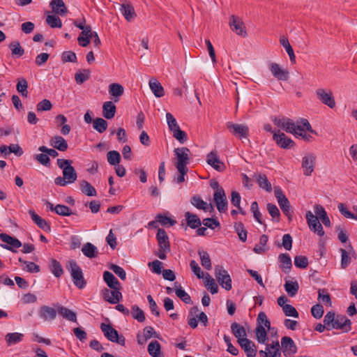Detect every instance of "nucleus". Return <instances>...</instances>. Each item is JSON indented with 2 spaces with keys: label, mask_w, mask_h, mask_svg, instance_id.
<instances>
[{
  "label": "nucleus",
  "mask_w": 357,
  "mask_h": 357,
  "mask_svg": "<svg viewBox=\"0 0 357 357\" xmlns=\"http://www.w3.org/2000/svg\"><path fill=\"white\" fill-rule=\"evenodd\" d=\"M257 320V325L255 328L256 339L259 343L266 344L268 339L266 328L268 330H275V328L271 327V322L264 312L259 313Z\"/></svg>",
  "instance_id": "f257e3e1"
},
{
  "label": "nucleus",
  "mask_w": 357,
  "mask_h": 357,
  "mask_svg": "<svg viewBox=\"0 0 357 357\" xmlns=\"http://www.w3.org/2000/svg\"><path fill=\"white\" fill-rule=\"evenodd\" d=\"M66 267L70 273L74 284L79 289H84L86 287V282L84 278L82 270L76 261H69Z\"/></svg>",
  "instance_id": "f03ea898"
},
{
  "label": "nucleus",
  "mask_w": 357,
  "mask_h": 357,
  "mask_svg": "<svg viewBox=\"0 0 357 357\" xmlns=\"http://www.w3.org/2000/svg\"><path fill=\"white\" fill-rule=\"evenodd\" d=\"M72 163V160L67 159L59 158L56 160L58 167L63 170V176L70 184L75 183L77 178V172Z\"/></svg>",
  "instance_id": "7ed1b4c3"
},
{
  "label": "nucleus",
  "mask_w": 357,
  "mask_h": 357,
  "mask_svg": "<svg viewBox=\"0 0 357 357\" xmlns=\"http://www.w3.org/2000/svg\"><path fill=\"white\" fill-rule=\"evenodd\" d=\"M104 336L110 342L124 346L126 339L123 335H119L118 331L109 324L102 323L100 326Z\"/></svg>",
  "instance_id": "20e7f679"
},
{
  "label": "nucleus",
  "mask_w": 357,
  "mask_h": 357,
  "mask_svg": "<svg viewBox=\"0 0 357 357\" xmlns=\"http://www.w3.org/2000/svg\"><path fill=\"white\" fill-rule=\"evenodd\" d=\"M226 126L229 131L237 139H246L250 142L248 139L250 129L247 125L227 122Z\"/></svg>",
  "instance_id": "39448f33"
},
{
  "label": "nucleus",
  "mask_w": 357,
  "mask_h": 357,
  "mask_svg": "<svg viewBox=\"0 0 357 357\" xmlns=\"http://www.w3.org/2000/svg\"><path fill=\"white\" fill-rule=\"evenodd\" d=\"M274 193L282 211L287 216L289 220L291 221L292 219V212L291 211V205L289 199L279 187H275Z\"/></svg>",
  "instance_id": "423d86ee"
},
{
  "label": "nucleus",
  "mask_w": 357,
  "mask_h": 357,
  "mask_svg": "<svg viewBox=\"0 0 357 357\" xmlns=\"http://www.w3.org/2000/svg\"><path fill=\"white\" fill-rule=\"evenodd\" d=\"M215 276L219 284L225 289L229 291L232 288L231 279L228 273L222 266L217 265L215 266Z\"/></svg>",
  "instance_id": "0eeeda50"
},
{
  "label": "nucleus",
  "mask_w": 357,
  "mask_h": 357,
  "mask_svg": "<svg viewBox=\"0 0 357 357\" xmlns=\"http://www.w3.org/2000/svg\"><path fill=\"white\" fill-rule=\"evenodd\" d=\"M174 153L176 159V169H188L187 165L190 161V149L187 147L176 148Z\"/></svg>",
  "instance_id": "6e6552de"
},
{
  "label": "nucleus",
  "mask_w": 357,
  "mask_h": 357,
  "mask_svg": "<svg viewBox=\"0 0 357 357\" xmlns=\"http://www.w3.org/2000/svg\"><path fill=\"white\" fill-rule=\"evenodd\" d=\"M273 122L274 124L280 128L285 130L287 132L293 134L294 136L297 137V131H296V125L292 119L282 117V118H276L275 117L273 119Z\"/></svg>",
  "instance_id": "1a4fd4ad"
},
{
  "label": "nucleus",
  "mask_w": 357,
  "mask_h": 357,
  "mask_svg": "<svg viewBox=\"0 0 357 357\" xmlns=\"http://www.w3.org/2000/svg\"><path fill=\"white\" fill-rule=\"evenodd\" d=\"M316 162V155L312 153H307L302 158L301 167L303 174L309 176L314 171Z\"/></svg>",
  "instance_id": "9d476101"
},
{
  "label": "nucleus",
  "mask_w": 357,
  "mask_h": 357,
  "mask_svg": "<svg viewBox=\"0 0 357 357\" xmlns=\"http://www.w3.org/2000/svg\"><path fill=\"white\" fill-rule=\"evenodd\" d=\"M305 218L310 230L317 232L320 236L324 235V231L317 215H314L311 211H308L306 213Z\"/></svg>",
  "instance_id": "9b49d317"
},
{
  "label": "nucleus",
  "mask_w": 357,
  "mask_h": 357,
  "mask_svg": "<svg viewBox=\"0 0 357 357\" xmlns=\"http://www.w3.org/2000/svg\"><path fill=\"white\" fill-rule=\"evenodd\" d=\"M206 162L218 172H222L226 169L225 163L220 160L216 151H212L207 154Z\"/></svg>",
  "instance_id": "f8f14e48"
},
{
  "label": "nucleus",
  "mask_w": 357,
  "mask_h": 357,
  "mask_svg": "<svg viewBox=\"0 0 357 357\" xmlns=\"http://www.w3.org/2000/svg\"><path fill=\"white\" fill-rule=\"evenodd\" d=\"M213 200L217 209L220 213H225L227 210V199L224 189H219L213 194Z\"/></svg>",
  "instance_id": "ddd939ff"
},
{
  "label": "nucleus",
  "mask_w": 357,
  "mask_h": 357,
  "mask_svg": "<svg viewBox=\"0 0 357 357\" xmlns=\"http://www.w3.org/2000/svg\"><path fill=\"white\" fill-rule=\"evenodd\" d=\"M281 349L285 357H291L297 352V346L294 340L287 336L281 339Z\"/></svg>",
  "instance_id": "4468645a"
},
{
  "label": "nucleus",
  "mask_w": 357,
  "mask_h": 357,
  "mask_svg": "<svg viewBox=\"0 0 357 357\" xmlns=\"http://www.w3.org/2000/svg\"><path fill=\"white\" fill-rule=\"evenodd\" d=\"M332 328L342 330L343 332L347 333L351 329V321L344 315H335L334 324H333Z\"/></svg>",
  "instance_id": "2eb2a0df"
},
{
  "label": "nucleus",
  "mask_w": 357,
  "mask_h": 357,
  "mask_svg": "<svg viewBox=\"0 0 357 357\" xmlns=\"http://www.w3.org/2000/svg\"><path fill=\"white\" fill-rule=\"evenodd\" d=\"M259 354L261 357H280L279 342L277 340L271 344H266V350H260Z\"/></svg>",
  "instance_id": "dca6fc26"
},
{
  "label": "nucleus",
  "mask_w": 357,
  "mask_h": 357,
  "mask_svg": "<svg viewBox=\"0 0 357 357\" xmlns=\"http://www.w3.org/2000/svg\"><path fill=\"white\" fill-rule=\"evenodd\" d=\"M121 289H105L102 290L103 298L111 304H116L122 298Z\"/></svg>",
  "instance_id": "f3484780"
},
{
  "label": "nucleus",
  "mask_w": 357,
  "mask_h": 357,
  "mask_svg": "<svg viewBox=\"0 0 357 357\" xmlns=\"http://www.w3.org/2000/svg\"><path fill=\"white\" fill-rule=\"evenodd\" d=\"M269 69L272 75L278 80L287 81L289 78V71L282 68L277 63H271Z\"/></svg>",
  "instance_id": "a211bd4d"
},
{
  "label": "nucleus",
  "mask_w": 357,
  "mask_h": 357,
  "mask_svg": "<svg viewBox=\"0 0 357 357\" xmlns=\"http://www.w3.org/2000/svg\"><path fill=\"white\" fill-rule=\"evenodd\" d=\"M316 94L324 105L331 109L335 107V101L331 91L326 92L323 89H318L316 91Z\"/></svg>",
  "instance_id": "6ab92c4d"
},
{
  "label": "nucleus",
  "mask_w": 357,
  "mask_h": 357,
  "mask_svg": "<svg viewBox=\"0 0 357 357\" xmlns=\"http://www.w3.org/2000/svg\"><path fill=\"white\" fill-rule=\"evenodd\" d=\"M273 140L282 149H289L294 145V141L280 130L277 132H273Z\"/></svg>",
  "instance_id": "aec40b11"
},
{
  "label": "nucleus",
  "mask_w": 357,
  "mask_h": 357,
  "mask_svg": "<svg viewBox=\"0 0 357 357\" xmlns=\"http://www.w3.org/2000/svg\"><path fill=\"white\" fill-rule=\"evenodd\" d=\"M0 239L3 242L7 243V245H4L3 248L13 252H16L13 250L14 248H19L22 245V243L17 238H14L7 234H1Z\"/></svg>",
  "instance_id": "412c9836"
},
{
  "label": "nucleus",
  "mask_w": 357,
  "mask_h": 357,
  "mask_svg": "<svg viewBox=\"0 0 357 357\" xmlns=\"http://www.w3.org/2000/svg\"><path fill=\"white\" fill-rule=\"evenodd\" d=\"M229 26L231 29L237 35L243 37L247 35L243 22L234 15H232L230 18Z\"/></svg>",
  "instance_id": "4be33fe9"
},
{
  "label": "nucleus",
  "mask_w": 357,
  "mask_h": 357,
  "mask_svg": "<svg viewBox=\"0 0 357 357\" xmlns=\"http://www.w3.org/2000/svg\"><path fill=\"white\" fill-rule=\"evenodd\" d=\"M45 205L50 211L55 212L57 215L69 216L73 214L70 208L66 205L57 204L56 206H54V204L49 201L45 202Z\"/></svg>",
  "instance_id": "5701e85b"
},
{
  "label": "nucleus",
  "mask_w": 357,
  "mask_h": 357,
  "mask_svg": "<svg viewBox=\"0 0 357 357\" xmlns=\"http://www.w3.org/2000/svg\"><path fill=\"white\" fill-rule=\"evenodd\" d=\"M238 344L241 349H243L247 357H255L257 355V347L253 342L250 340L247 339L241 340Z\"/></svg>",
  "instance_id": "b1692460"
},
{
  "label": "nucleus",
  "mask_w": 357,
  "mask_h": 357,
  "mask_svg": "<svg viewBox=\"0 0 357 357\" xmlns=\"http://www.w3.org/2000/svg\"><path fill=\"white\" fill-rule=\"evenodd\" d=\"M38 315L44 321H52L56 317V310L50 306L43 305L38 310Z\"/></svg>",
  "instance_id": "393cba45"
},
{
  "label": "nucleus",
  "mask_w": 357,
  "mask_h": 357,
  "mask_svg": "<svg viewBox=\"0 0 357 357\" xmlns=\"http://www.w3.org/2000/svg\"><path fill=\"white\" fill-rule=\"evenodd\" d=\"M120 11L128 22H131L137 17L135 8L130 3L121 4Z\"/></svg>",
  "instance_id": "a878e982"
},
{
  "label": "nucleus",
  "mask_w": 357,
  "mask_h": 357,
  "mask_svg": "<svg viewBox=\"0 0 357 357\" xmlns=\"http://www.w3.org/2000/svg\"><path fill=\"white\" fill-rule=\"evenodd\" d=\"M156 238L160 248L164 251L170 250V245L167 232L163 229H158L156 234Z\"/></svg>",
  "instance_id": "bb28decb"
},
{
  "label": "nucleus",
  "mask_w": 357,
  "mask_h": 357,
  "mask_svg": "<svg viewBox=\"0 0 357 357\" xmlns=\"http://www.w3.org/2000/svg\"><path fill=\"white\" fill-rule=\"evenodd\" d=\"M50 144L53 148L60 151H66L68 148L66 140L60 135L52 137L50 140Z\"/></svg>",
  "instance_id": "cd10ccee"
},
{
  "label": "nucleus",
  "mask_w": 357,
  "mask_h": 357,
  "mask_svg": "<svg viewBox=\"0 0 357 357\" xmlns=\"http://www.w3.org/2000/svg\"><path fill=\"white\" fill-rule=\"evenodd\" d=\"M231 330L235 337L237 339L238 343L241 340H247V333L245 328L241 324L234 322L231 325Z\"/></svg>",
  "instance_id": "c85d7f7f"
},
{
  "label": "nucleus",
  "mask_w": 357,
  "mask_h": 357,
  "mask_svg": "<svg viewBox=\"0 0 357 357\" xmlns=\"http://www.w3.org/2000/svg\"><path fill=\"white\" fill-rule=\"evenodd\" d=\"M103 280L110 289H121V285L119 280L109 271L103 273Z\"/></svg>",
  "instance_id": "c756f323"
},
{
  "label": "nucleus",
  "mask_w": 357,
  "mask_h": 357,
  "mask_svg": "<svg viewBox=\"0 0 357 357\" xmlns=\"http://www.w3.org/2000/svg\"><path fill=\"white\" fill-rule=\"evenodd\" d=\"M116 107L112 101H106L102 105V115L107 119H111L116 114Z\"/></svg>",
  "instance_id": "7c9ffc66"
},
{
  "label": "nucleus",
  "mask_w": 357,
  "mask_h": 357,
  "mask_svg": "<svg viewBox=\"0 0 357 357\" xmlns=\"http://www.w3.org/2000/svg\"><path fill=\"white\" fill-rule=\"evenodd\" d=\"M29 213L31 217V219L38 227L45 231H50V226L45 219L42 218L40 216L36 214L34 211L30 210Z\"/></svg>",
  "instance_id": "2f4dec72"
},
{
  "label": "nucleus",
  "mask_w": 357,
  "mask_h": 357,
  "mask_svg": "<svg viewBox=\"0 0 357 357\" xmlns=\"http://www.w3.org/2000/svg\"><path fill=\"white\" fill-rule=\"evenodd\" d=\"M50 6L56 14L61 16L65 15L68 12L63 0H52L50 2Z\"/></svg>",
  "instance_id": "473e14b6"
},
{
  "label": "nucleus",
  "mask_w": 357,
  "mask_h": 357,
  "mask_svg": "<svg viewBox=\"0 0 357 357\" xmlns=\"http://www.w3.org/2000/svg\"><path fill=\"white\" fill-rule=\"evenodd\" d=\"M124 89L118 83H112L109 86V93L114 97V102H118L119 98L123 94Z\"/></svg>",
  "instance_id": "72a5a7b5"
},
{
  "label": "nucleus",
  "mask_w": 357,
  "mask_h": 357,
  "mask_svg": "<svg viewBox=\"0 0 357 357\" xmlns=\"http://www.w3.org/2000/svg\"><path fill=\"white\" fill-rule=\"evenodd\" d=\"M314 211L316 213V215L320 218L322 223L326 227H330L331 225V221L327 215V213L324 209V208L321 205H315L314 206Z\"/></svg>",
  "instance_id": "f704fd0d"
},
{
  "label": "nucleus",
  "mask_w": 357,
  "mask_h": 357,
  "mask_svg": "<svg viewBox=\"0 0 357 357\" xmlns=\"http://www.w3.org/2000/svg\"><path fill=\"white\" fill-rule=\"evenodd\" d=\"M149 86L155 96L160 98L165 95V91L162 86L156 79H150Z\"/></svg>",
  "instance_id": "c9c22d12"
},
{
  "label": "nucleus",
  "mask_w": 357,
  "mask_h": 357,
  "mask_svg": "<svg viewBox=\"0 0 357 357\" xmlns=\"http://www.w3.org/2000/svg\"><path fill=\"white\" fill-rule=\"evenodd\" d=\"M82 252L84 256L90 259L95 258L98 254L97 248L91 243H85L82 248Z\"/></svg>",
  "instance_id": "e433bc0d"
},
{
  "label": "nucleus",
  "mask_w": 357,
  "mask_h": 357,
  "mask_svg": "<svg viewBox=\"0 0 357 357\" xmlns=\"http://www.w3.org/2000/svg\"><path fill=\"white\" fill-rule=\"evenodd\" d=\"M185 217L188 226L192 229L198 228L202 224L199 218L197 215H195L189 211L185 212Z\"/></svg>",
  "instance_id": "4c0bfd02"
},
{
  "label": "nucleus",
  "mask_w": 357,
  "mask_h": 357,
  "mask_svg": "<svg viewBox=\"0 0 357 357\" xmlns=\"http://www.w3.org/2000/svg\"><path fill=\"white\" fill-rule=\"evenodd\" d=\"M58 313L64 319L73 321L76 322L77 321V315L76 313L74 312L73 310L63 307V306H59L58 307Z\"/></svg>",
  "instance_id": "58836bf2"
},
{
  "label": "nucleus",
  "mask_w": 357,
  "mask_h": 357,
  "mask_svg": "<svg viewBox=\"0 0 357 357\" xmlns=\"http://www.w3.org/2000/svg\"><path fill=\"white\" fill-rule=\"evenodd\" d=\"M279 261L281 264V268L282 271L287 273L290 271L291 268V259L289 255L287 253L280 254L278 257Z\"/></svg>",
  "instance_id": "ea45409f"
},
{
  "label": "nucleus",
  "mask_w": 357,
  "mask_h": 357,
  "mask_svg": "<svg viewBox=\"0 0 357 357\" xmlns=\"http://www.w3.org/2000/svg\"><path fill=\"white\" fill-rule=\"evenodd\" d=\"M191 204L198 209H202L205 211L209 210V208H213L212 205L208 204L206 202H204L202 198L198 195H195L191 198L190 200Z\"/></svg>",
  "instance_id": "a19ab883"
},
{
  "label": "nucleus",
  "mask_w": 357,
  "mask_h": 357,
  "mask_svg": "<svg viewBox=\"0 0 357 357\" xmlns=\"http://www.w3.org/2000/svg\"><path fill=\"white\" fill-rule=\"evenodd\" d=\"M80 190L82 192L87 196L93 197L97 195L95 188L86 181H81L79 183Z\"/></svg>",
  "instance_id": "79ce46f5"
},
{
  "label": "nucleus",
  "mask_w": 357,
  "mask_h": 357,
  "mask_svg": "<svg viewBox=\"0 0 357 357\" xmlns=\"http://www.w3.org/2000/svg\"><path fill=\"white\" fill-rule=\"evenodd\" d=\"M148 352L152 357H164L161 353V347L160 343L156 341H152L148 345Z\"/></svg>",
  "instance_id": "37998d69"
},
{
  "label": "nucleus",
  "mask_w": 357,
  "mask_h": 357,
  "mask_svg": "<svg viewBox=\"0 0 357 357\" xmlns=\"http://www.w3.org/2000/svg\"><path fill=\"white\" fill-rule=\"evenodd\" d=\"M305 130H307L313 134H317L316 131L312 129L311 125L307 119H301L300 120L297 121L296 131L298 132L305 133Z\"/></svg>",
  "instance_id": "c03bdc74"
},
{
  "label": "nucleus",
  "mask_w": 357,
  "mask_h": 357,
  "mask_svg": "<svg viewBox=\"0 0 357 357\" xmlns=\"http://www.w3.org/2000/svg\"><path fill=\"white\" fill-rule=\"evenodd\" d=\"M199 312V309L197 306L192 307L189 312L188 317V324L192 328L197 327V314Z\"/></svg>",
  "instance_id": "a18cd8bd"
},
{
  "label": "nucleus",
  "mask_w": 357,
  "mask_h": 357,
  "mask_svg": "<svg viewBox=\"0 0 357 357\" xmlns=\"http://www.w3.org/2000/svg\"><path fill=\"white\" fill-rule=\"evenodd\" d=\"M24 337V334L20 333H9L5 336V340L8 346L20 342Z\"/></svg>",
  "instance_id": "49530a36"
},
{
  "label": "nucleus",
  "mask_w": 357,
  "mask_h": 357,
  "mask_svg": "<svg viewBox=\"0 0 357 357\" xmlns=\"http://www.w3.org/2000/svg\"><path fill=\"white\" fill-rule=\"evenodd\" d=\"M280 44L283 46V47L285 49L287 53L288 54L289 56V59L291 62L295 63L296 62V56L294 54V50L292 47L291 46L288 39L286 37H282L280 39Z\"/></svg>",
  "instance_id": "de8ad7c7"
},
{
  "label": "nucleus",
  "mask_w": 357,
  "mask_h": 357,
  "mask_svg": "<svg viewBox=\"0 0 357 357\" xmlns=\"http://www.w3.org/2000/svg\"><path fill=\"white\" fill-rule=\"evenodd\" d=\"M202 266L206 270H211L212 265L208 253L203 250H198Z\"/></svg>",
  "instance_id": "09e8293b"
},
{
  "label": "nucleus",
  "mask_w": 357,
  "mask_h": 357,
  "mask_svg": "<svg viewBox=\"0 0 357 357\" xmlns=\"http://www.w3.org/2000/svg\"><path fill=\"white\" fill-rule=\"evenodd\" d=\"M284 287L287 294L291 297L294 296L299 289V285L296 281H286Z\"/></svg>",
  "instance_id": "8fccbe9b"
},
{
  "label": "nucleus",
  "mask_w": 357,
  "mask_h": 357,
  "mask_svg": "<svg viewBox=\"0 0 357 357\" xmlns=\"http://www.w3.org/2000/svg\"><path fill=\"white\" fill-rule=\"evenodd\" d=\"M257 181L259 186L266 190L267 192H271L272 186L271 183L268 181L265 174H259L257 176Z\"/></svg>",
  "instance_id": "3c124183"
},
{
  "label": "nucleus",
  "mask_w": 357,
  "mask_h": 357,
  "mask_svg": "<svg viewBox=\"0 0 357 357\" xmlns=\"http://www.w3.org/2000/svg\"><path fill=\"white\" fill-rule=\"evenodd\" d=\"M205 286L212 294H217L218 291V284L208 273L205 275Z\"/></svg>",
  "instance_id": "603ef678"
},
{
  "label": "nucleus",
  "mask_w": 357,
  "mask_h": 357,
  "mask_svg": "<svg viewBox=\"0 0 357 357\" xmlns=\"http://www.w3.org/2000/svg\"><path fill=\"white\" fill-rule=\"evenodd\" d=\"M175 286V294L176 295L181 298L185 303H190L191 302L190 296L186 293L182 287L177 284V282L174 283Z\"/></svg>",
  "instance_id": "864d4df0"
},
{
  "label": "nucleus",
  "mask_w": 357,
  "mask_h": 357,
  "mask_svg": "<svg viewBox=\"0 0 357 357\" xmlns=\"http://www.w3.org/2000/svg\"><path fill=\"white\" fill-rule=\"evenodd\" d=\"M108 123L102 118H96L93 121V127L100 133L104 132L107 128Z\"/></svg>",
  "instance_id": "5fc2aeb1"
},
{
  "label": "nucleus",
  "mask_w": 357,
  "mask_h": 357,
  "mask_svg": "<svg viewBox=\"0 0 357 357\" xmlns=\"http://www.w3.org/2000/svg\"><path fill=\"white\" fill-rule=\"evenodd\" d=\"M9 48L11 50L12 54L17 57H20L24 54V50L19 41H13L10 43Z\"/></svg>",
  "instance_id": "6e6d98bb"
},
{
  "label": "nucleus",
  "mask_w": 357,
  "mask_h": 357,
  "mask_svg": "<svg viewBox=\"0 0 357 357\" xmlns=\"http://www.w3.org/2000/svg\"><path fill=\"white\" fill-rule=\"evenodd\" d=\"M318 300L327 306L331 307L332 305L331 296L325 289H319L318 290Z\"/></svg>",
  "instance_id": "4d7b16f0"
},
{
  "label": "nucleus",
  "mask_w": 357,
  "mask_h": 357,
  "mask_svg": "<svg viewBox=\"0 0 357 357\" xmlns=\"http://www.w3.org/2000/svg\"><path fill=\"white\" fill-rule=\"evenodd\" d=\"M50 269L56 278L61 277L63 273V270L61 264L54 259L51 260Z\"/></svg>",
  "instance_id": "13d9d810"
},
{
  "label": "nucleus",
  "mask_w": 357,
  "mask_h": 357,
  "mask_svg": "<svg viewBox=\"0 0 357 357\" xmlns=\"http://www.w3.org/2000/svg\"><path fill=\"white\" fill-rule=\"evenodd\" d=\"M46 23L52 28H61L62 26L61 19L55 15H48L46 17Z\"/></svg>",
  "instance_id": "bf43d9fd"
},
{
  "label": "nucleus",
  "mask_w": 357,
  "mask_h": 357,
  "mask_svg": "<svg viewBox=\"0 0 357 357\" xmlns=\"http://www.w3.org/2000/svg\"><path fill=\"white\" fill-rule=\"evenodd\" d=\"M90 73L89 70L86 69L77 72L75 75V79L77 84H82L85 81L88 80L90 77Z\"/></svg>",
  "instance_id": "052dcab7"
},
{
  "label": "nucleus",
  "mask_w": 357,
  "mask_h": 357,
  "mask_svg": "<svg viewBox=\"0 0 357 357\" xmlns=\"http://www.w3.org/2000/svg\"><path fill=\"white\" fill-rule=\"evenodd\" d=\"M121 160V155L116 151H110L107 153V162L111 165H117Z\"/></svg>",
  "instance_id": "680f3d73"
},
{
  "label": "nucleus",
  "mask_w": 357,
  "mask_h": 357,
  "mask_svg": "<svg viewBox=\"0 0 357 357\" xmlns=\"http://www.w3.org/2000/svg\"><path fill=\"white\" fill-rule=\"evenodd\" d=\"M27 88H28L27 81L24 78L20 79L18 80L17 86H16L17 91L22 96L27 97V95H28Z\"/></svg>",
  "instance_id": "e2e57ef3"
},
{
  "label": "nucleus",
  "mask_w": 357,
  "mask_h": 357,
  "mask_svg": "<svg viewBox=\"0 0 357 357\" xmlns=\"http://www.w3.org/2000/svg\"><path fill=\"white\" fill-rule=\"evenodd\" d=\"M131 313L132 317L139 322H144L145 321L144 313L138 306L133 305L131 309Z\"/></svg>",
  "instance_id": "0e129e2a"
},
{
  "label": "nucleus",
  "mask_w": 357,
  "mask_h": 357,
  "mask_svg": "<svg viewBox=\"0 0 357 357\" xmlns=\"http://www.w3.org/2000/svg\"><path fill=\"white\" fill-rule=\"evenodd\" d=\"M267 210L271 216L272 217L273 220L279 222L280 213L276 205L271 203L268 204Z\"/></svg>",
  "instance_id": "69168bd1"
},
{
  "label": "nucleus",
  "mask_w": 357,
  "mask_h": 357,
  "mask_svg": "<svg viewBox=\"0 0 357 357\" xmlns=\"http://www.w3.org/2000/svg\"><path fill=\"white\" fill-rule=\"evenodd\" d=\"M33 158L40 165L45 167H49L50 165V157L45 153L41 152V153L36 154Z\"/></svg>",
  "instance_id": "338daca9"
},
{
  "label": "nucleus",
  "mask_w": 357,
  "mask_h": 357,
  "mask_svg": "<svg viewBox=\"0 0 357 357\" xmlns=\"http://www.w3.org/2000/svg\"><path fill=\"white\" fill-rule=\"evenodd\" d=\"M335 313L330 311L326 313L324 318V324L327 326V330H333L332 326L334 324Z\"/></svg>",
  "instance_id": "774afa93"
}]
</instances>
